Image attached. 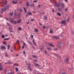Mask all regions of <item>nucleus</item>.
I'll return each mask as SVG.
<instances>
[{"label":"nucleus","instance_id":"8","mask_svg":"<svg viewBox=\"0 0 74 74\" xmlns=\"http://www.w3.org/2000/svg\"><path fill=\"white\" fill-rule=\"evenodd\" d=\"M61 23L63 24V25H64L65 26H66V21H62L61 22Z\"/></svg>","mask_w":74,"mask_h":74},{"label":"nucleus","instance_id":"19","mask_svg":"<svg viewBox=\"0 0 74 74\" xmlns=\"http://www.w3.org/2000/svg\"><path fill=\"white\" fill-rule=\"evenodd\" d=\"M53 38H56V39H58L59 37H56V36H53Z\"/></svg>","mask_w":74,"mask_h":74},{"label":"nucleus","instance_id":"60","mask_svg":"<svg viewBox=\"0 0 74 74\" xmlns=\"http://www.w3.org/2000/svg\"><path fill=\"white\" fill-rule=\"evenodd\" d=\"M7 74H11V73H7Z\"/></svg>","mask_w":74,"mask_h":74},{"label":"nucleus","instance_id":"13","mask_svg":"<svg viewBox=\"0 0 74 74\" xmlns=\"http://www.w3.org/2000/svg\"><path fill=\"white\" fill-rule=\"evenodd\" d=\"M61 44H62V43L61 42L59 43L58 45V47H59V48H60V47H61Z\"/></svg>","mask_w":74,"mask_h":74},{"label":"nucleus","instance_id":"25","mask_svg":"<svg viewBox=\"0 0 74 74\" xmlns=\"http://www.w3.org/2000/svg\"><path fill=\"white\" fill-rule=\"evenodd\" d=\"M33 57L34 58H37V57L36 56H33Z\"/></svg>","mask_w":74,"mask_h":74},{"label":"nucleus","instance_id":"40","mask_svg":"<svg viewBox=\"0 0 74 74\" xmlns=\"http://www.w3.org/2000/svg\"><path fill=\"white\" fill-rule=\"evenodd\" d=\"M16 42L17 43V44H19V41L18 40H17L16 41Z\"/></svg>","mask_w":74,"mask_h":74},{"label":"nucleus","instance_id":"50","mask_svg":"<svg viewBox=\"0 0 74 74\" xmlns=\"http://www.w3.org/2000/svg\"><path fill=\"white\" fill-rule=\"evenodd\" d=\"M61 74H66V73H62Z\"/></svg>","mask_w":74,"mask_h":74},{"label":"nucleus","instance_id":"37","mask_svg":"<svg viewBox=\"0 0 74 74\" xmlns=\"http://www.w3.org/2000/svg\"><path fill=\"white\" fill-rule=\"evenodd\" d=\"M37 0H35L33 2V3H37Z\"/></svg>","mask_w":74,"mask_h":74},{"label":"nucleus","instance_id":"55","mask_svg":"<svg viewBox=\"0 0 74 74\" xmlns=\"http://www.w3.org/2000/svg\"><path fill=\"white\" fill-rule=\"evenodd\" d=\"M28 42H29V43H30V44H31V45H32V43H31V42L29 41Z\"/></svg>","mask_w":74,"mask_h":74},{"label":"nucleus","instance_id":"62","mask_svg":"<svg viewBox=\"0 0 74 74\" xmlns=\"http://www.w3.org/2000/svg\"><path fill=\"white\" fill-rule=\"evenodd\" d=\"M43 29H45V27H43Z\"/></svg>","mask_w":74,"mask_h":74},{"label":"nucleus","instance_id":"43","mask_svg":"<svg viewBox=\"0 0 74 74\" xmlns=\"http://www.w3.org/2000/svg\"><path fill=\"white\" fill-rule=\"evenodd\" d=\"M69 20H70V18H68V19H67V21H68V22H69Z\"/></svg>","mask_w":74,"mask_h":74},{"label":"nucleus","instance_id":"17","mask_svg":"<svg viewBox=\"0 0 74 74\" xmlns=\"http://www.w3.org/2000/svg\"><path fill=\"white\" fill-rule=\"evenodd\" d=\"M26 45V44H25V43H24L23 44V45L22 47V49H23V48H24V47H25V46Z\"/></svg>","mask_w":74,"mask_h":74},{"label":"nucleus","instance_id":"32","mask_svg":"<svg viewBox=\"0 0 74 74\" xmlns=\"http://www.w3.org/2000/svg\"><path fill=\"white\" fill-rule=\"evenodd\" d=\"M24 10H25V12H26V8H23Z\"/></svg>","mask_w":74,"mask_h":74},{"label":"nucleus","instance_id":"28","mask_svg":"<svg viewBox=\"0 0 74 74\" xmlns=\"http://www.w3.org/2000/svg\"><path fill=\"white\" fill-rule=\"evenodd\" d=\"M57 15H58V16H60L61 15V14H60L59 13H58Z\"/></svg>","mask_w":74,"mask_h":74},{"label":"nucleus","instance_id":"52","mask_svg":"<svg viewBox=\"0 0 74 74\" xmlns=\"http://www.w3.org/2000/svg\"><path fill=\"white\" fill-rule=\"evenodd\" d=\"M10 51H11V52H13V50H12V49H11V50H10Z\"/></svg>","mask_w":74,"mask_h":74},{"label":"nucleus","instance_id":"44","mask_svg":"<svg viewBox=\"0 0 74 74\" xmlns=\"http://www.w3.org/2000/svg\"><path fill=\"white\" fill-rule=\"evenodd\" d=\"M23 53L24 55H25V51H23Z\"/></svg>","mask_w":74,"mask_h":74},{"label":"nucleus","instance_id":"20","mask_svg":"<svg viewBox=\"0 0 74 74\" xmlns=\"http://www.w3.org/2000/svg\"><path fill=\"white\" fill-rule=\"evenodd\" d=\"M34 32H36V33H37V32H38V29H34Z\"/></svg>","mask_w":74,"mask_h":74},{"label":"nucleus","instance_id":"6","mask_svg":"<svg viewBox=\"0 0 74 74\" xmlns=\"http://www.w3.org/2000/svg\"><path fill=\"white\" fill-rule=\"evenodd\" d=\"M54 55L55 56H56V57H58V58H60V56L58 55V54H54Z\"/></svg>","mask_w":74,"mask_h":74},{"label":"nucleus","instance_id":"34","mask_svg":"<svg viewBox=\"0 0 74 74\" xmlns=\"http://www.w3.org/2000/svg\"><path fill=\"white\" fill-rule=\"evenodd\" d=\"M5 56H6L7 57H8V55L7 54V53H5Z\"/></svg>","mask_w":74,"mask_h":74},{"label":"nucleus","instance_id":"58","mask_svg":"<svg viewBox=\"0 0 74 74\" xmlns=\"http://www.w3.org/2000/svg\"><path fill=\"white\" fill-rule=\"evenodd\" d=\"M41 7V5H39L38 6V7Z\"/></svg>","mask_w":74,"mask_h":74},{"label":"nucleus","instance_id":"57","mask_svg":"<svg viewBox=\"0 0 74 74\" xmlns=\"http://www.w3.org/2000/svg\"><path fill=\"white\" fill-rule=\"evenodd\" d=\"M66 2H67V0H64Z\"/></svg>","mask_w":74,"mask_h":74},{"label":"nucleus","instance_id":"9","mask_svg":"<svg viewBox=\"0 0 74 74\" xmlns=\"http://www.w3.org/2000/svg\"><path fill=\"white\" fill-rule=\"evenodd\" d=\"M1 49H5V47L3 46H2L1 47Z\"/></svg>","mask_w":74,"mask_h":74},{"label":"nucleus","instance_id":"33","mask_svg":"<svg viewBox=\"0 0 74 74\" xmlns=\"http://www.w3.org/2000/svg\"><path fill=\"white\" fill-rule=\"evenodd\" d=\"M35 66H39V65L38 64H35Z\"/></svg>","mask_w":74,"mask_h":74},{"label":"nucleus","instance_id":"41","mask_svg":"<svg viewBox=\"0 0 74 74\" xmlns=\"http://www.w3.org/2000/svg\"><path fill=\"white\" fill-rule=\"evenodd\" d=\"M10 45H8V49H9V48H10Z\"/></svg>","mask_w":74,"mask_h":74},{"label":"nucleus","instance_id":"47","mask_svg":"<svg viewBox=\"0 0 74 74\" xmlns=\"http://www.w3.org/2000/svg\"><path fill=\"white\" fill-rule=\"evenodd\" d=\"M31 37L32 38L33 37V35H31Z\"/></svg>","mask_w":74,"mask_h":74},{"label":"nucleus","instance_id":"64","mask_svg":"<svg viewBox=\"0 0 74 74\" xmlns=\"http://www.w3.org/2000/svg\"><path fill=\"white\" fill-rule=\"evenodd\" d=\"M73 18L74 19V14L73 15Z\"/></svg>","mask_w":74,"mask_h":74},{"label":"nucleus","instance_id":"48","mask_svg":"<svg viewBox=\"0 0 74 74\" xmlns=\"http://www.w3.org/2000/svg\"><path fill=\"white\" fill-rule=\"evenodd\" d=\"M2 38H4V35H2Z\"/></svg>","mask_w":74,"mask_h":74},{"label":"nucleus","instance_id":"63","mask_svg":"<svg viewBox=\"0 0 74 74\" xmlns=\"http://www.w3.org/2000/svg\"><path fill=\"white\" fill-rule=\"evenodd\" d=\"M16 56H18V54H17L16 55Z\"/></svg>","mask_w":74,"mask_h":74},{"label":"nucleus","instance_id":"29","mask_svg":"<svg viewBox=\"0 0 74 74\" xmlns=\"http://www.w3.org/2000/svg\"><path fill=\"white\" fill-rule=\"evenodd\" d=\"M18 30H22V29L20 27H19L18 28Z\"/></svg>","mask_w":74,"mask_h":74},{"label":"nucleus","instance_id":"42","mask_svg":"<svg viewBox=\"0 0 74 74\" xmlns=\"http://www.w3.org/2000/svg\"><path fill=\"white\" fill-rule=\"evenodd\" d=\"M10 74H14V72H12L10 73Z\"/></svg>","mask_w":74,"mask_h":74},{"label":"nucleus","instance_id":"56","mask_svg":"<svg viewBox=\"0 0 74 74\" xmlns=\"http://www.w3.org/2000/svg\"><path fill=\"white\" fill-rule=\"evenodd\" d=\"M45 53H47V51H45Z\"/></svg>","mask_w":74,"mask_h":74},{"label":"nucleus","instance_id":"5","mask_svg":"<svg viewBox=\"0 0 74 74\" xmlns=\"http://www.w3.org/2000/svg\"><path fill=\"white\" fill-rule=\"evenodd\" d=\"M69 60V57H67L65 59V62L66 63H67Z\"/></svg>","mask_w":74,"mask_h":74},{"label":"nucleus","instance_id":"31","mask_svg":"<svg viewBox=\"0 0 74 74\" xmlns=\"http://www.w3.org/2000/svg\"><path fill=\"white\" fill-rule=\"evenodd\" d=\"M45 19H47V16H44Z\"/></svg>","mask_w":74,"mask_h":74},{"label":"nucleus","instance_id":"49","mask_svg":"<svg viewBox=\"0 0 74 74\" xmlns=\"http://www.w3.org/2000/svg\"><path fill=\"white\" fill-rule=\"evenodd\" d=\"M50 33H52V30H50Z\"/></svg>","mask_w":74,"mask_h":74},{"label":"nucleus","instance_id":"2","mask_svg":"<svg viewBox=\"0 0 74 74\" xmlns=\"http://www.w3.org/2000/svg\"><path fill=\"white\" fill-rule=\"evenodd\" d=\"M21 14L20 13H19L18 14H16V13H14V18H18L21 16Z\"/></svg>","mask_w":74,"mask_h":74},{"label":"nucleus","instance_id":"26","mask_svg":"<svg viewBox=\"0 0 74 74\" xmlns=\"http://www.w3.org/2000/svg\"><path fill=\"white\" fill-rule=\"evenodd\" d=\"M10 16H12V15H13V12L10 13Z\"/></svg>","mask_w":74,"mask_h":74},{"label":"nucleus","instance_id":"21","mask_svg":"<svg viewBox=\"0 0 74 74\" xmlns=\"http://www.w3.org/2000/svg\"><path fill=\"white\" fill-rule=\"evenodd\" d=\"M21 19H20L18 20V21H17V23H20L21 22Z\"/></svg>","mask_w":74,"mask_h":74},{"label":"nucleus","instance_id":"59","mask_svg":"<svg viewBox=\"0 0 74 74\" xmlns=\"http://www.w3.org/2000/svg\"><path fill=\"white\" fill-rule=\"evenodd\" d=\"M67 10V9H66L65 10V11H66Z\"/></svg>","mask_w":74,"mask_h":74},{"label":"nucleus","instance_id":"38","mask_svg":"<svg viewBox=\"0 0 74 74\" xmlns=\"http://www.w3.org/2000/svg\"><path fill=\"white\" fill-rule=\"evenodd\" d=\"M14 66H18V64H14Z\"/></svg>","mask_w":74,"mask_h":74},{"label":"nucleus","instance_id":"36","mask_svg":"<svg viewBox=\"0 0 74 74\" xmlns=\"http://www.w3.org/2000/svg\"><path fill=\"white\" fill-rule=\"evenodd\" d=\"M15 70L16 71H18V69L17 68H16L15 69Z\"/></svg>","mask_w":74,"mask_h":74},{"label":"nucleus","instance_id":"24","mask_svg":"<svg viewBox=\"0 0 74 74\" xmlns=\"http://www.w3.org/2000/svg\"><path fill=\"white\" fill-rule=\"evenodd\" d=\"M33 42L34 44L36 46L37 45H36V43H35V42H34V39L33 40Z\"/></svg>","mask_w":74,"mask_h":74},{"label":"nucleus","instance_id":"22","mask_svg":"<svg viewBox=\"0 0 74 74\" xmlns=\"http://www.w3.org/2000/svg\"><path fill=\"white\" fill-rule=\"evenodd\" d=\"M47 49L49 51H51L52 50V49L50 47H47Z\"/></svg>","mask_w":74,"mask_h":74},{"label":"nucleus","instance_id":"11","mask_svg":"<svg viewBox=\"0 0 74 74\" xmlns=\"http://www.w3.org/2000/svg\"><path fill=\"white\" fill-rule=\"evenodd\" d=\"M49 46H51V47H55V45H53V44H52V43H49Z\"/></svg>","mask_w":74,"mask_h":74},{"label":"nucleus","instance_id":"46","mask_svg":"<svg viewBox=\"0 0 74 74\" xmlns=\"http://www.w3.org/2000/svg\"><path fill=\"white\" fill-rule=\"evenodd\" d=\"M30 6H34V4H33L32 5H30Z\"/></svg>","mask_w":74,"mask_h":74},{"label":"nucleus","instance_id":"4","mask_svg":"<svg viewBox=\"0 0 74 74\" xmlns=\"http://www.w3.org/2000/svg\"><path fill=\"white\" fill-rule=\"evenodd\" d=\"M60 3H57V2H54V5L55 7H59V6H60Z\"/></svg>","mask_w":74,"mask_h":74},{"label":"nucleus","instance_id":"3","mask_svg":"<svg viewBox=\"0 0 74 74\" xmlns=\"http://www.w3.org/2000/svg\"><path fill=\"white\" fill-rule=\"evenodd\" d=\"M7 21H10V22L11 23H12L14 24H15L17 22L16 21H14L11 20V19L10 18H8L6 19Z\"/></svg>","mask_w":74,"mask_h":74},{"label":"nucleus","instance_id":"14","mask_svg":"<svg viewBox=\"0 0 74 74\" xmlns=\"http://www.w3.org/2000/svg\"><path fill=\"white\" fill-rule=\"evenodd\" d=\"M40 48L41 51H43V48H44V47H42L41 46H40Z\"/></svg>","mask_w":74,"mask_h":74},{"label":"nucleus","instance_id":"18","mask_svg":"<svg viewBox=\"0 0 74 74\" xmlns=\"http://www.w3.org/2000/svg\"><path fill=\"white\" fill-rule=\"evenodd\" d=\"M28 15H32V13H30V12H29L28 13V14L27 15H26V17H27V16H28Z\"/></svg>","mask_w":74,"mask_h":74},{"label":"nucleus","instance_id":"23","mask_svg":"<svg viewBox=\"0 0 74 74\" xmlns=\"http://www.w3.org/2000/svg\"><path fill=\"white\" fill-rule=\"evenodd\" d=\"M61 5L62 7H63V8H64V4L62 3H61Z\"/></svg>","mask_w":74,"mask_h":74},{"label":"nucleus","instance_id":"7","mask_svg":"<svg viewBox=\"0 0 74 74\" xmlns=\"http://www.w3.org/2000/svg\"><path fill=\"white\" fill-rule=\"evenodd\" d=\"M3 67L1 65V63H0V70H3Z\"/></svg>","mask_w":74,"mask_h":74},{"label":"nucleus","instance_id":"10","mask_svg":"<svg viewBox=\"0 0 74 74\" xmlns=\"http://www.w3.org/2000/svg\"><path fill=\"white\" fill-rule=\"evenodd\" d=\"M7 3V1H5L4 2H3V5L2 6H3V5H6Z\"/></svg>","mask_w":74,"mask_h":74},{"label":"nucleus","instance_id":"61","mask_svg":"<svg viewBox=\"0 0 74 74\" xmlns=\"http://www.w3.org/2000/svg\"><path fill=\"white\" fill-rule=\"evenodd\" d=\"M33 20H34L33 19H32L31 20V21H33Z\"/></svg>","mask_w":74,"mask_h":74},{"label":"nucleus","instance_id":"39","mask_svg":"<svg viewBox=\"0 0 74 74\" xmlns=\"http://www.w3.org/2000/svg\"><path fill=\"white\" fill-rule=\"evenodd\" d=\"M19 11H20V12H22V10L21 9H19Z\"/></svg>","mask_w":74,"mask_h":74},{"label":"nucleus","instance_id":"16","mask_svg":"<svg viewBox=\"0 0 74 74\" xmlns=\"http://www.w3.org/2000/svg\"><path fill=\"white\" fill-rule=\"evenodd\" d=\"M58 10L59 11H63V9H62V8H58Z\"/></svg>","mask_w":74,"mask_h":74},{"label":"nucleus","instance_id":"51","mask_svg":"<svg viewBox=\"0 0 74 74\" xmlns=\"http://www.w3.org/2000/svg\"><path fill=\"white\" fill-rule=\"evenodd\" d=\"M34 61L36 62H37V60H34Z\"/></svg>","mask_w":74,"mask_h":74},{"label":"nucleus","instance_id":"35","mask_svg":"<svg viewBox=\"0 0 74 74\" xmlns=\"http://www.w3.org/2000/svg\"><path fill=\"white\" fill-rule=\"evenodd\" d=\"M56 50H58V48H55L54 49V51H56Z\"/></svg>","mask_w":74,"mask_h":74},{"label":"nucleus","instance_id":"15","mask_svg":"<svg viewBox=\"0 0 74 74\" xmlns=\"http://www.w3.org/2000/svg\"><path fill=\"white\" fill-rule=\"evenodd\" d=\"M28 68L29 69V70H30V71H32V70L31 68H30V67L29 66H30V64H28Z\"/></svg>","mask_w":74,"mask_h":74},{"label":"nucleus","instance_id":"1","mask_svg":"<svg viewBox=\"0 0 74 74\" xmlns=\"http://www.w3.org/2000/svg\"><path fill=\"white\" fill-rule=\"evenodd\" d=\"M9 5H7L5 8L3 9H2L1 10V12L3 13L4 11H5L6 10L9 8Z\"/></svg>","mask_w":74,"mask_h":74},{"label":"nucleus","instance_id":"12","mask_svg":"<svg viewBox=\"0 0 74 74\" xmlns=\"http://www.w3.org/2000/svg\"><path fill=\"white\" fill-rule=\"evenodd\" d=\"M12 3H13V4H17V3H18V1H15L14 0H13L12 1Z\"/></svg>","mask_w":74,"mask_h":74},{"label":"nucleus","instance_id":"30","mask_svg":"<svg viewBox=\"0 0 74 74\" xmlns=\"http://www.w3.org/2000/svg\"><path fill=\"white\" fill-rule=\"evenodd\" d=\"M8 63H9V64H12V63L10 61H8Z\"/></svg>","mask_w":74,"mask_h":74},{"label":"nucleus","instance_id":"53","mask_svg":"<svg viewBox=\"0 0 74 74\" xmlns=\"http://www.w3.org/2000/svg\"><path fill=\"white\" fill-rule=\"evenodd\" d=\"M52 1H53V0H50V2L52 3Z\"/></svg>","mask_w":74,"mask_h":74},{"label":"nucleus","instance_id":"45","mask_svg":"<svg viewBox=\"0 0 74 74\" xmlns=\"http://www.w3.org/2000/svg\"><path fill=\"white\" fill-rule=\"evenodd\" d=\"M9 40V38L4 39L5 40Z\"/></svg>","mask_w":74,"mask_h":74},{"label":"nucleus","instance_id":"27","mask_svg":"<svg viewBox=\"0 0 74 74\" xmlns=\"http://www.w3.org/2000/svg\"><path fill=\"white\" fill-rule=\"evenodd\" d=\"M29 3L28 2H27L26 3L27 5V6H29Z\"/></svg>","mask_w":74,"mask_h":74},{"label":"nucleus","instance_id":"54","mask_svg":"<svg viewBox=\"0 0 74 74\" xmlns=\"http://www.w3.org/2000/svg\"><path fill=\"white\" fill-rule=\"evenodd\" d=\"M3 43L4 44H5V45H6V43H5V42H3Z\"/></svg>","mask_w":74,"mask_h":74}]
</instances>
